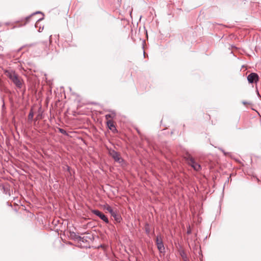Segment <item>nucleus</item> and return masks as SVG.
<instances>
[{"mask_svg": "<svg viewBox=\"0 0 261 261\" xmlns=\"http://www.w3.org/2000/svg\"><path fill=\"white\" fill-rule=\"evenodd\" d=\"M59 132L64 135H67L66 131L62 128H59Z\"/></svg>", "mask_w": 261, "mask_h": 261, "instance_id": "4468645a", "label": "nucleus"}, {"mask_svg": "<svg viewBox=\"0 0 261 261\" xmlns=\"http://www.w3.org/2000/svg\"><path fill=\"white\" fill-rule=\"evenodd\" d=\"M34 116V114L32 111H31L29 114L28 116V119L29 120H32Z\"/></svg>", "mask_w": 261, "mask_h": 261, "instance_id": "ddd939ff", "label": "nucleus"}, {"mask_svg": "<svg viewBox=\"0 0 261 261\" xmlns=\"http://www.w3.org/2000/svg\"><path fill=\"white\" fill-rule=\"evenodd\" d=\"M155 243L159 252L160 253H164L165 252V248L163 244L162 237L161 235H158L156 237Z\"/></svg>", "mask_w": 261, "mask_h": 261, "instance_id": "f03ea898", "label": "nucleus"}, {"mask_svg": "<svg viewBox=\"0 0 261 261\" xmlns=\"http://www.w3.org/2000/svg\"><path fill=\"white\" fill-rule=\"evenodd\" d=\"M188 164L195 170L197 171H199L201 169V166L195 162L194 159L189 156L188 158Z\"/></svg>", "mask_w": 261, "mask_h": 261, "instance_id": "20e7f679", "label": "nucleus"}, {"mask_svg": "<svg viewBox=\"0 0 261 261\" xmlns=\"http://www.w3.org/2000/svg\"><path fill=\"white\" fill-rule=\"evenodd\" d=\"M109 154L115 160V162L121 163L123 162V160L121 157L120 154L113 149L109 150Z\"/></svg>", "mask_w": 261, "mask_h": 261, "instance_id": "7ed1b4c3", "label": "nucleus"}, {"mask_svg": "<svg viewBox=\"0 0 261 261\" xmlns=\"http://www.w3.org/2000/svg\"><path fill=\"white\" fill-rule=\"evenodd\" d=\"M42 19H43V18H40V19H39L38 20V21H37V22H36V24H35V27H36V28H37V27H38V24H39V21L40 20H42Z\"/></svg>", "mask_w": 261, "mask_h": 261, "instance_id": "2eb2a0df", "label": "nucleus"}, {"mask_svg": "<svg viewBox=\"0 0 261 261\" xmlns=\"http://www.w3.org/2000/svg\"><path fill=\"white\" fill-rule=\"evenodd\" d=\"M111 216L114 218V220L117 222L120 223L122 220L121 216L119 214L116 210H114L110 213Z\"/></svg>", "mask_w": 261, "mask_h": 261, "instance_id": "0eeeda50", "label": "nucleus"}, {"mask_svg": "<svg viewBox=\"0 0 261 261\" xmlns=\"http://www.w3.org/2000/svg\"><path fill=\"white\" fill-rule=\"evenodd\" d=\"M71 236L73 237H74L75 238V239L78 241H82L83 239V238H82L81 237H80L79 236H76L75 233H74V232H72V233L71 234Z\"/></svg>", "mask_w": 261, "mask_h": 261, "instance_id": "f8f14e48", "label": "nucleus"}, {"mask_svg": "<svg viewBox=\"0 0 261 261\" xmlns=\"http://www.w3.org/2000/svg\"><path fill=\"white\" fill-rule=\"evenodd\" d=\"M187 233H191V231L190 230H188Z\"/></svg>", "mask_w": 261, "mask_h": 261, "instance_id": "dca6fc26", "label": "nucleus"}, {"mask_svg": "<svg viewBox=\"0 0 261 261\" xmlns=\"http://www.w3.org/2000/svg\"><path fill=\"white\" fill-rule=\"evenodd\" d=\"M247 80L249 83H256L258 81V76L255 73H251L248 75Z\"/></svg>", "mask_w": 261, "mask_h": 261, "instance_id": "423d86ee", "label": "nucleus"}, {"mask_svg": "<svg viewBox=\"0 0 261 261\" xmlns=\"http://www.w3.org/2000/svg\"><path fill=\"white\" fill-rule=\"evenodd\" d=\"M180 256H181L182 258L185 260V261H187V254L186 253V252L182 250L180 252Z\"/></svg>", "mask_w": 261, "mask_h": 261, "instance_id": "1a4fd4ad", "label": "nucleus"}, {"mask_svg": "<svg viewBox=\"0 0 261 261\" xmlns=\"http://www.w3.org/2000/svg\"><path fill=\"white\" fill-rule=\"evenodd\" d=\"M5 74L9 78L17 88L21 89L22 88L23 81L22 79L15 72V71L12 70H7L5 71Z\"/></svg>", "mask_w": 261, "mask_h": 261, "instance_id": "f257e3e1", "label": "nucleus"}, {"mask_svg": "<svg viewBox=\"0 0 261 261\" xmlns=\"http://www.w3.org/2000/svg\"><path fill=\"white\" fill-rule=\"evenodd\" d=\"M114 117H115V114H109L106 115V116H105L106 119L107 120V121L109 120V118H113Z\"/></svg>", "mask_w": 261, "mask_h": 261, "instance_id": "9b49d317", "label": "nucleus"}, {"mask_svg": "<svg viewBox=\"0 0 261 261\" xmlns=\"http://www.w3.org/2000/svg\"><path fill=\"white\" fill-rule=\"evenodd\" d=\"M68 170L69 169V167L67 166Z\"/></svg>", "mask_w": 261, "mask_h": 261, "instance_id": "6ab92c4d", "label": "nucleus"}, {"mask_svg": "<svg viewBox=\"0 0 261 261\" xmlns=\"http://www.w3.org/2000/svg\"><path fill=\"white\" fill-rule=\"evenodd\" d=\"M107 124L109 128L112 130L113 133L117 132V129L114 124V122L112 120H109L107 121Z\"/></svg>", "mask_w": 261, "mask_h": 261, "instance_id": "6e6552de", "label": "nucleus"}, {"mask_svg": "<svg viewBox=\"0 0 261 261\" xmlns=\"http://www.w3.org/2000/svg\"><path fill=\"white\" fill-rule=\"evenodd\" d=\"M92 213L96 216L99 217L102 220L106 223H109V221L108 218L101 212L97 210H94L92 211Z\"/></svg>", "mask_w": 261, "mask_h": 261, "instance_id": "39448f33", "label": "nucleus"}, {"mask_svg": "<svg viewBox=\"0 0 261 261\" xmlns=\"http://www.w3.org/2000/svg\"><path fill=\"white\" fill-rule=\"evenodd\" d=\"M39 32H41L40 28H39Z\"/></svg>", "mask_w": 261, "mask_h": 261, "instance_id": "a211bd4d", "label": "nucleus"}, {"mask_svg": "<svg viewBox=\"0 0 261 261\" xmlns=\"http://www.w3.org/2000/svg\"><path fill=\"white\" fill-rule=\"evenodd\" d=\"M105 208L110 213H112L114 210L108 204H107L105 206Z\"/></svg>", "mask_w": 261, "mask_h": 261, "instance_id": "9d476101", "label": "nucleus"}, {"mask_svg": "<svg viewBox=\"0 0 261 261\" xmlns=\"http://www.w3.org/2000/svg\"><path fill=\"white\" fill-rule=\"evenodd\" d=\"M146 232L149 233V231L148 229L146 230Z\"/></svg>", "mask_w": 261, "mask_h": 261, "instance_id": "f3484780", "label": "nucleus"}]
</instances>
